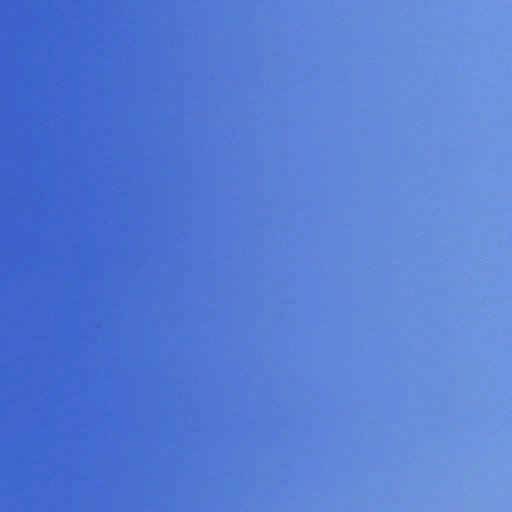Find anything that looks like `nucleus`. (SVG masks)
Wrapping results in <instances>:
<instances>
[{
    "instance_id": "f257e3e1",
    "label": "nucleus",
    "mask_w": 512,
    "mask_h": 512,
    "mask_svg": "<svg viewBox=\"0 0 512 512\" xmlns=\"http://www.w3.org/2000/svg\"><path fill=\"white\" fill-rule=\"evenodd\" d=\"M18 512H144L143 510H79V509H18ZM154 512H175L174 510H155ZM216 512H223L217 510Z\"/></svg>"
},
{
    "instance_id": "f03ea898",
    "label": "nucleus",
    "mask_w": 512,
    "mask_h": 512,
    "mask_svg": "<svg viewBox=\"0 0 512 512\" xmlns=\"http://www.w3.org/2000/svg\"><path fill=\"white\" fill-rule=\"evenodd\" d=\"M20 512H144L143 510H79V509H20ZM154 512H175L174 510H155ZM216 512H223L217 510Z\"/></svg>"
}]
</instances>
